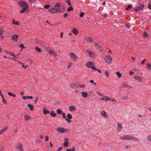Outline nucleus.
Segmentation results:
<instances>
[{
  "label": "nucleus",
  "mask_w": 151,
  "mask_h": 151,
  "mask_svg": "<svg viewBox=\"0 0 151 151\" xmlns=\"http://www.w3.org/2000/svg\"><path fill=\"white\" fill-rule=\"evenodd\" d=\"M18 4L21 7H23L22 9L20 11L21 13H23L29 9L28 4L24 1H19Z\"/></svg>",
  "instance_id": "nucleus-1"
},
{
  "label": "nucleus",
  "mask_w": 151,
  "mask_h": 151,
  "mask_svg": "<svg viewBox=\"0 0 151 151\" xmlns=\"http://www.w3.org/2000/svg\"><path fill=\"white\" fill-rule=\"evenodd\" d=\"M45 48L48 53L51 55H52L55 57L57 56V55L56 54L55 52L52 50L49 47L46 46H44Z\"/></svg>",
  "instance_id": "nucleus-2"
},
{
  "label": "nucleus",
  "mask_w": 151,
  "mask_h": 151,
  "mask_svg": "<svg viewBox=\"0 0 151 151\" xmlns=\"http://www.w3.org/2000/svg\"><path fill=\"white\" fill-rule=\"evenodd\" d=\"M120 138L123 140H135L136 139V138L132 135H127L125 136H124L123 137H120Z\"/></svg>",
  "instance_id": "nucleus-3"
},
{
  "label": "nucleus",
  "mask_w": 151,
  "mask_h": 151,
  "mask_svg": "<svg viewBox=\"0 0 151 151\" xmlns=\"http://www.w3.org/2000/svg\"><path fill=\"white\" fill-rule=\"evenodd\" d=\"M94 63L91 61H89L86 64L87 68H91L93 70H96V68L94 66Z\"/></svg>",
  "instance_id": "nucleus-4"
},
{
  "label": "nucleus",
  "mask_w": 151,
  "mask_h": 151,
  "mask_svg": "<svg viewBox=\"0 0 151 151\" xmlns=\"http://www.w3.org/2000/svg\"><path fill=\"white\" fill-rule=\"evenodd\" d=\"M103 58L105 60L107 63H111L112 60V58L111 56H103Z\"/></svg>",
  "instance_id": "nucleus-5"
},
{
  "label": "nucleus",
  "mask_w": 151,
  "mask_h": 151,
  "mask_svg": "<svg viewBox=\"0 0 151 151\" xmlns=\"http://www.w3.org/2000/svg\"><path fill=\"white\" fill-rule=\"evenodd\" d=\"M144 6L143 4H139L136 7L134 8V9L137 12H138L142 9Z\"/></svg>",
  "instance_id": "nucleus-6"
},
{
  "label": "nucleus",
  "mask_w": 151,
  "mask_h": 151,
  "mask_svg": "<svg viewBox=\"0 0 151 151\" xmlns=\"http://www.w3.org/2000/svg\"><path fill=\"white\" fill-rule=\"evenodd\" d=\"M70 58L72 59L73 61L75 62L76 61L77 57L74 53H70Z\"/></svg>",
  "instance_id": "nucleus-7"
},
{
  "label": "nucleus",
  "mask_w": 151,
  "mask_h": 151,
  "mask_svg": "<svg viewBox=\"0 0 151 151\" xmlns=\"http://www.w3.org/2000/svg\"><path fill=\"white\" fill-rule=\"evenodd\" d=\"M86 53L89 55V56L91 58H93L94 56V54L92 51H89V50H86Z\"/></svg>",
  "instance_id": "nucleus-8"
},
{
  "label": "nucleus",
  "mask_w": 151,
  "mask_h": 151,
  "mask_svg": "<svg viewBox=\"0 0 151 151\" xmlns=\"http://www.w3.org/2000/svg\"><path fill=\"white\" fill-rule=\"evenodd\" d=\"M57 131L59 132H64L66 131V130L64 128H58L57 129Z\"/></svg>",
  "instance_id": "nucleus-9"
},
{
  "label": "nucleus",
  "mask_w": 151,
  "mask_h": 151,
  "mask_svg": "<svg viewBox=\"0 0 151 151\" xmlns=\"http://www.w3.org/2000/svg\"><path fill=\"white\" fill-rule=\"evenodd\" d=\"M18 38V35H13L12 37V40H14L15 41H17V39Z\"/></svg>",
  "instance_id": "nucleus-10"
},
{
  "label": "nucleus",
  "mask_w": 151,
  "mask_h": 151,
  "mask_svg": "<svg viewBox=\"0 0 151 151\" xmlns=\"http://www.w3.org/2000/svg\"><path fill=\"white\" fill-rule=\"evenodd\" d=\"M85 39L87 41L89 42H91L93 41V39L90 37H87L85 38Z\"/></svg>",
  "instance_id": "nucleus-11"
},
{
  "label": "nucleus",
  "mask_w": 151,
  "mask_h": 151,
  "mask_svg": "<svg viewBox=\"0 0 151 151\" xmlns=\"http://www.w3.org/2000/svg\"><path fill=\"white\" fill-rule=\"evenodd\" d=\"M61 7V5L59 2H58L56 3L55 6V7L58 9H60Z\"/></svg>",
  "instance_id": "nucleus-12"
},
{
  "label": "nucleus",
  "mask_w": 151,
  "mask_h": 151,
  "mask_svg": "<svg viewBox=\"0 0 151 151\" xmlns=\"http://www.w3.org/2000/svg\"><path fill=\"white\" fill-rule=\"evenodd\" d=\"M117 126L118 127L117 129L119 131H120L123 128L122 125L120 123H119L117 124Z\"/></svg>",
  "instance_id": "nucleus-13"
},
{
  "label": "nucleus",
  "mask_w": 151,
  "mask_h": 151,
  "mask_svg": "<svg viewBox=\"0 0 151 151\" xmlns=\"http://www.w3.org/2000/svg\"><path fill=\"white\" fill-rule=\"evenodd\" d=\"M4 33V30L0 29V39H2L4 37L3 34Z\"/></svg>",
  "instance_id": "nucleus-14"
},
{
  "label": "nucleus",
  "mask_w": 151,
  "mask_h": 151,
  "mask_svg": "<svg viewBox=\"0 0 151 151\" xmlns=\"http://www.w3.org/2000/svg\"><path fill=\"white\" fill-rule=\"evenodd\" d=\"M17 147L18 150L19 151H23L22 146L21 145H19Z\"/></svg>",
  "instance_id": "nucleus-15"
},
{
  "label": "nucleus",
  "mask_w": 151,
  "mask_h": 151,
  "mask_svg": "<svg viewBox=\"0 0 151 151\" xmlns=\"http://www.w3.org/2000/svg\"><path fill=\"white\" fill-rule=\"evenodd\" d=\"M50 114L51 116L53 117H55L57 115L56 114L54 113V111H51L50 112Z\"/></svg>",
  "instance_id": "nucleus-16"
},
{
  "label": "nucleus",
  "mask_w": 151,
  "mask_h": 151,
  "mask_svg": "<svg viewBox=\"0 0 151 151\" xmlns=\"http://www.w3.org/2000/svg\"><path fill=\"white\" fill-rule=\"evenodd\" d=\"M72 32L75 35H77L78 33V31L77 29L75 28H74L73 31H72Z\"/></svg>",
  "instance_id": "nucleus-17"
},
{
  "label": "nucleus",
  "mask_w": 151,
  "mask_h": 151,
  "mask_svg": "<svg viewBox=\"0 0 151 151\" xmlns=\"http://www.w3.org/2000/svg\"><path fill=\"white\" fill-rule=\"evenodd\" d=\"M81 94L82 96L84 98H86L87 96L88 93L86 92H81Z\"/></svg>",
  "instance_id": "nucleus-18"
},
{
  "label": "nucleus",
  "mask_w": 151,
  "mask_h": 151,
  "mask_svg": "<svg viewBox=\"0 0 151 151\" xmlns=\"http://www.w3.org/2000/svg\"><path fill=\"white\" fill-rule=\"evenodd\" d=\"M27 106L31 110H33L34 106L30 104H29L27 105Z\"/></svg>",
  "instance_id": "nucleus-19"
},
{
  "label": "nucleus",
  "mask_w": 151,
  "mask_h": 151,
  "mask_svg": "<svg viewBox=\"0 0 151 151\" xmlns=\"http://www.w3.org/2000/svg\"><path fill=\"white\" fill-rule=\"evenodd\" d=\"M56 9L54 8H50L49 9V11L53 13H55V11H56Z\"/></svg>",
  "instance_id": "nucleus-20"
},
{
  "label": "nucleus",
  "mask_w": 151,
  "mask_h": 151,
  "mask_svg": "<svg viewBox=\"0 0 151 151\" xmlns=\"http://www.w3.org/2000/svg\"><path fill=\"white\" fill-rule=\"evenodd\" d=\"M76 107L74 106H70L69 107V109L70 111H72L75 110L76 109Z\"/></svg>",
  "instance_id": "nucleus-21"
},
{
  "label": "nucleus",
  "mask_w": 151,
  "mask_h": 151,
  "mask_svg": "<svg viewBox=\"0 0 151 151\" xmlns=\"http://www.w3.org/2000/svg\"><path fill=\"white\" fill-rule=\"evenodd\" d=\"M95 47L97 49H100L101 47L100 45L97 43H95Z\"/></svg>",
  "instance_id": "nucleus-22"
},
{
  "label": "nucleus",
  "mask_w": 151,
  "mask_h": 151,
  "mask_svg": "<svg viewBox=\"0 0 151 151\" xmlns=\"http://www.w3.org/2000/svg\"><path fill=\"white\" fill-rule=\"evenodd\" d=\"M24 117L26 120H28L31 118L30 116L27 114L25 115Z\"/></svg>",
  "instance_id": "nucleus-23"
},
{
  "label": "nucleus",
  "mask_w": 151,
  "mask_h": 151,
  "mask_svg": "<svg viewBox=\"0 0 151 151\" xmlns=\"http://www.w3.org/2000/svg\"><path fill=\"white\" fill-rule=\"evenodd\" d=\"M132 4L128 5L127 7L126 8V9L127 10H129L132 9Z\"/></svg>",
  "instance_id": "nucleus-24"
},
{
  "label": "nucleus",
  "mask_w": 151,
  "mask_h": 151,
  "mask_svg": "<svg viewBox=\"0 0 151 151\" xmlns=\"http://www.w3.org/2000/svg\"><path fill=\"white\" fill-rule=\"evenodd\" d=\"M8 129V127H6L3 130H0V135L2 134L3 133Z\"/></svg>",
  "instance_id": "nucleus-25"
},
{
  "label": "nucleus",
  "mask_w": 151,
  "mask_h": 151,
  "mask_svg": "<svg viewBox=\"0 0 151 151\" xmlns=\"http://www.w3.org/2000/svg\"><path fill=\"white\" fill-rule=\"evenodd\" d=\"M12 23L16 25H19V22L18 21H15L14 20H12Z\"/></svg>",
  "instance_id": "nucleus-26"
},
{
  "label": "nucleus",
  "mask_w": 151,
  "mask_h": 151,
  "mask_svg": "<svg viewBox=\"0 0 151 151\" xmlns=\"http://www.w3.org/2000/svg\"><path fill=\"white\" fill-rule=\"evenodd\" d=\"M8 94L9 95L12 96L13 97H15L16 96V95L15 94L12 93L10 92H8Z\"/></svg>",
  "instance_id": "nucleus-27"
},
{
  "label": "nucleus",
  "mask_w": 151,
  "mask_h": 151,
  "mask_svg": "<svg viewBox=\"0 0 151 151\" xmlns=\"http://www.w3.org/2000/svg\"><path fill=\"white\" fill-rule=\"evenodd\" d=\"M49 111L48 110H47L45 109H43V114L45 115L47 114H49Z\"/></svg>",
  "instance_id": "nucleus-28"
},
{
  "label": "nucleus",
  "mask_w": 151,
  "mask_h": 151,
  "mask_svg": "<svg viewBox=\"0 0 151 151\" xmlns=\"http://www.w3.org/2000/svg\"><path fill=\"white\" fill-rule=\"evenodd\" d=\"M101 114L104 117L106 116V112L104 111H101Z\"/></svg>",
  "instance_id": "nucleus-29"
},
{
  "label": "nucleus",
  "mask_w": 151,
  "mask_h": 151,
  "mask_svg": "<svg viewBox=\"0 0 151 151\" xmlns=\"http://www.w3.org/2000/svg\"><path fill=\"white\" fill-rule=\"evenodd\" d=\"M134 78L135 79L139 81H140L141 80L140 78L138 76H135L134 77Z\"/></svg>",
  "instance_id": "nucleus-30"
},
{
  "label": "nucleus",
  "mask_w": 151,
  "mask_h": 151,
  "mask_svg": "<svg viewBox=\"0 0 151 151\" xmlns=\"http://www.w3.org/2000/svg\"><path fill=\"white\" fill-rule=\"evenodd\" d=\"M67 117L70 119H72V116L71 114L69 113H68L67 115Z\"/></svg>",
  "instance_id": "nucleus-31"
},
{
  "label": "nucleus",
  "mask_w": 151,
  "mask_h": 151,
  "mask_svg": "<svg viewBox=\"0 0 151 151\" xmlns=\"http://www.w3.org/2000/svg\"><path fill=\"white\" fill-rule=\"evenodd\" d=\"M2 102L4 104H6L7 102L6 101L4 98V96H2Z\"/></svg>",
  "instance_id": "nucleus-32"
},
{
  "label": "nucleus",
  "mask_w": 151,
  "mask_h": 151,
  "mask_svg": "<svg viewBox=\"0 0 151 151\" xmlns=\"http://www.w3.org/2000/svg\"><path fill=\"white\" fill-rule=\"evenodd\" d=\"M116 75L119 78H120L122 77V75L120 73L118 72H116Z\"/></svg>",
  "instance_id": "nucleus-33"
},
{
  "label": "nucleus",
  "mask_w": 151,
  "mask_h": 151,
  "mask_svg": "<svg viewBox=\"0 0 151 151\" xmlns=\"http://www.w3.org/2000/svg\"><path fill=\"white\" fill-rule=\"evenodd\" d=\"M149 34L146 32H145L143 33V36L145 37H147L149 36Z\"/></svg>",
  "instance_id": "nucleus-34"
},
{
  "label": "nucleus",
  "mask_w": 151,
  "mask_h": 151,
  "mask_svg": "<svg viewBox=\"0 0 151 151\" xmlns=\"http://www.w3.org/2000/svg\"><path fill=\"white\" fill-rule=\"evenodd\" d=\"M68 142H64L63 145L65 147H67L68 146Z\"/></svg>",
  "instance_id": "nucleus-35"
},
{
  "label": "nucleus",
  "mask_w": 151,
  "mask_h": 151,
  "mask_svg": "<svg viewBox=\"0 0 151 151\" xmlns=\"http://www.w3.org/2000/svg\"><path fill=\"white\" fill-rule=\"evenodd\" d=\"M35 49L36 50L38 51V52H42L41 49L40 48L38 47L37 46L35 47Z\"/></svg>",
  "instance_id": "nucleus-36"
},
{
  "label": "nucleus",
  "mask_w": 151,
  "mask_h": 151,
  "mask_svg": "<svg viewBox=\"0 0 151 151\" xmlns=\"http://www.w3.org/2000/svg\"><path fill=\"white\" fill-rule=\"evenodd\" d=\"M123 87L124 88H131V86L130 85H126L123 86Z\"/></svg>",
  "instance_id": "nucleus-37"
},
{
  "label": "nucleus",
  "mask_w": 151,
  "mask_h": 151,
  "mask_svg": "<svg viewBox=\"0 0 151 151\" xmlns=\"http://www.w3.org/2000/svg\"><path fill=\"white\" fill-rule=\"evenodd\" d=\"M110 100V99L107 96H106L104 97V101H107L108 100Z\"/></svg>",
  "instance_id": "nucleus-38"
},
{
  "label": "nucleus",
  "mask_w": 151,
  "mask_h": 151,
  "mask_svg": "<svg viewBox=\"0 0 151 151\" xmlns=\"http://www.w3.org/2000/svg\"><path fill=\"white\" fill-rule=\"evenodd\" d=\"M57 113L58 114H60L62 113V110L60 109H58L57 110Z\"/></svg>",
  "instance_id": "nucleus-39"
},
{
  "label": "nucleus",
  "mask_w": 151,
  "mask_h": 151,
  "mask_svg": "<svg viewBox=\"0 0 151 151\" xmlns=\"http://www.w3.org/2000/svg\"><path fill=\"white\" fill-rule=\"evenodd\" d=\"M147 68L151 70V65L149 64H147L146 65Z\"/></svg>",
  "instance_id": "nucleus-40"
},
{
  "label": "nucleus",
  "mask_w": 151,
  "mask_h": 151,
  "mask_svg": "<svg viewBox=\"0 0 151 151\" xmlns=\"http://www.w3.org/2000/svg\"><path fill=\"white\" fill-rule=\"evenodd\" d=\"M66 2L68 4V6H71L70 1V0H66Z\"/></svg>",
  "instance_id": "nucleus-41"
},
{
  "label": "nucleus",
  "mask_w": 151,
  "mask_h": 151,
  "mask_svg": "<svg viewBox=\"0 0 151 151\" xmlns=\"http://www.w3.org/2000/svg\"><path fill=\"white\" fill-rule=\"evenodd\" d=\"M73 10V8L72 7H68L67 10L68 12H70Z\"/></svg>",
  "instance_id": "nucleus-42"
},
{
  "label": "nucleus",
  "mask_w": 151,
  "mask_h": 151,
  "mask_svg": "<svg viewBox=\"0 0 151 151\" xmlns=\"http://www.w3.org/2000/svg\"><path fill=\"white\" fill-rule=\"evenodd\" d=\"M44 7L46 9H48L50 7V6L48 5H45L44 6Z\"/></svg>",
  "instance_id": "nucleus-43"
},
{
  "label": "nucleus",
  "mask_w": 151,
  "mask_h": 151,
  "mask_svg": "<svg viewBox=\"0 0 151 151\" xmlns=\"http://www.w3.org/2000/svg\"><path fill=\"white\" fill-rule=\"evenodd\" d=\"M21 64L22 65V68H26L27 67V65H25L24 63H21Z\"/></svg>",
  "instance_id": "nucleus-44"
},
{
  "label": "nucleus",
  "mask_w": 151,
  "mask_h": 151,
  "mask_svg": "<svg viewBox=\"0 0 151 151\" xmlns=\"http://www.w3.org/2000/svg\"><path fill=\"white\" fill-rule=\"evenodd\" d=\"M75 149L74 148H73L72 149H66V150L67 151H75Z\"/></svg>",
  "instance_id": "nucleus-45"
},
{
  "label": "nucleus",
  "mask_w": 151,
  "mask_h": 151,
  "mask_svg": "<svg viewBox=\"0 0 151 151\" xmlns=\"http://www.w3.org/2000/svg\"><path fill=\"white\" fill-rule=\"evenodd\" d=\"M147 61L146 60V59H144L143 60H142V61L141 62V64L143 65L145 63V62Z\"/></svg>",
  "instance_id": "nucleus-46"
},
{
  "label": "nucleus",
  "mask_w": 151,
  "mask_h": 151,
  "mask_svg": "<svg viewBox=\"0 0 151 151\" xmlns=\"http://www.w3.org/2000/svg\"><path fill=\"white\" fill-rule=\"evenodd\" d=\"M65 119L66 121L68 123H70L71 122V121L70 119H68L66 117Z\"/></svg>",
  "instance_id": "nucleus-47"
},
{
  "label": "nucleus",
  "mask_w": 151,
  "mask_h": 151,
  "mask_svg": "<svg viewBox=\"0 0 151 151\" xmlns=\"http://www.w3.org/2000/svg\"><path fill=\"white\" fill-rule=\"evenodd\" d=\"M85 84H83L79 85V87L80 88H83L85 87Z\"/></svg>",
  "instance_id": "nucleus-48"
},
{
  "label": "nucleus",
  "mask_w": 151,
  "mask_h": 151,
  "mask_svg": "<svg viewBox=\"0 0 151 151\" xmlns=\"http://www.w3.org/2000/svg\"><path fill=\"white\" fill-rule=\"evenodd\" d=\"M73 65V63H70L68 65V68H69L70 66H72Z\"/></svg>",
  "instance_id": "nucleus-49"
},
{
  "label": "nucleus",
  "mask_w": 151,
  "mask_h": 151,
  "mask_svg": "<svg viewBox=\"0 0 151 151\" xmlns=\"http://www.w3.org/2000/svg\"><path fill=\"white\" fill-rule=\"evenodd\" d=\"M36 99H35L34 100V104H36L37 101L38 99V97L37 96L36 97Z\"/></svg>",
  "instance_id": "nucleus-50"
},
{
  "label": "nucleus",
  "mask_w": 151,
  "mask_h": 151,
  "mask_svg": "<svg viewBox=\"0 0 151 151\" xmlns=\"http://www.w3.org/2000/svg\"><path fill=\"white\" fill-rule=\"evenodd\" d=\"M148 7L150 9H151V1L149 3Z\"/></svg>",
  "instance_id": "nucleus-51"
},
{
  "label": "nucleus",
  "mask_w": 151,
  "mask_h": 151,
  "mask_svg": "<svg viewBox=\"0 0 151 151\" xmlns=\"http://www.w3.org/2000/svg\"><path fill=\"white\" fill-rule=\"evenodd\" d=\"M84 15V13L83 12H81V13H80V16L81 17H83V16Z\"/></svg>",
  "instance_id": "nucleus-52"
},
{
  "label": "nucleus",
  "mask_w": 151,
  "mask_h": 151,
  "mask_svg": "<svg viewBox=\"0 0 151 151\" xmlns=\"http://www.w3.org/2000/svg\"><path fill=\"white\" fill-rule=\"evenodd\" d=\"M105 75H106V76L107 77H108L109 76V73L107 71H105Z\"/></svg>",
  "instance_id": "nucleus-53"
},
{
  "label": "nucleus",
  "mask_w": 151,
  "mask_h": 151,
  "mask_svg": "<svg viewBox=\"0 0 151 151\" xmlns=\"http://www.w3.org/2000/svg\"><path fill=\"white\" fill-rule=\"evenodd\" d=\"M32 98H33V97L32 96H27V99H32Z\"/></svg>",
  "instance_id": "nucleus-54"
},
{
  "label": "nucleus",
  "mask_w": 151,
  "mask_h": 151,
  "mask_svg": "<svg viewBox=\"0 0 151 151\" xmlns=\"http://www.w3.org/2000/svg\"><path fill=\"white\" fill-rule=\"evenodd\" d=\"M19 47L22 48H25L24 46V45L23 44H21L20 45H19Z\"/></svg>",
  "instance_id": "nucleus-55"
},
{
  "label": "nucleus",
  "mask_w": 151,
  "mask_h": 151,
  "mask_svg": "<svg viewBox=\"0 0 151 151\" xmlns=\"http://www.w3.org/2000/svg\"><path fill=\"white\" fill-rule=\"evenodd\" d=\"M62 114L64 118L65 119L66 117L65 116V113H63Z\"/></svg>",
  "instance_id": "nucleus-56"
},
{
  "label": "nucleus",
  "mask_w": 151,
  "mask_h": 151,
  "mask_svg": "<svg viewBox=\"0 0 151 151\" xmlns=\"http://www.w3.org/2000/svg\"><path fill=\"white\" fill-rule=\"evenodd\" d=\"M60 10H58L56 9V11H55V13H60Z\"/></svg>",
  "instance_id": "nucleus-57"
},
{
  "label": "nucleus",
  "mask_w": 151,
  "mask_h": 151,
  "mask_svg": "<svg viewBox=\"0 0 151 151\" xmlns=\"http://www.w3.org/2000/svg\"><path fill=\"white\" fill-rule=\"evenodd\" d=\"M96 93H97V94L99 96H103V94H101V93H100L99 92H97Z\"/></svg>",
  "instance_id": "nucleus-58"
},
{
  "label": "nucleus",
  "mask_w": 151,
  "mask_h": 151,
  "mask_svg": "<svg viewBox=\"0 0 151 151\" xmlns=\"http://www.w3.org/2000/svg\"><path fill=\"white\" fill-rule=\"evenodd\" d=\"M45 140L46 141H48L49 139L48 137L47 136H45Z\"/></svg>",
  "instance_id": "nucleus-59"
},
{
  "label": "nucleus",
  "mask_w": 151,
  "mask_h": 151,
  "mask_svg": "<svg viewBox=\"0 0 151 151\" xmlns=\"http://www.w3.org/2000/svg\"><path fill=\"white\" fill-rule=\"evenodd\" d=\"M10 55H12V56H13V58H15V55H14V54H13L12 53H10Z\"/></svg>",
  "instance_id": "nucleus-60"
},
{
  "label": "nucleus",
  "mask_w": 151,
  "mask_h": 151,
  "mask_svg": "<svg viewBox=\"0 0 151 151\" xmlns=\"http://www.w3.org/2000/svg\"><path fill=\"white\" fill-rule=\"evenodd\" d=\"M134 74V73L132 71H130L129 72V74L130 75H132Z\"/></svg>",
  "instance_id": "nucleus-61"
},
{
  "label": "nucleus",
  "mask_w": 151,
  "mask_h": 151,
  "mask_svg": "<svg viewBox=\"0 0 151 151\" xmlns=\"http://www.w3.org/2000/svg\"><path fill=\"white\" fill-rule=\"evenodd\" d=\"M28 61L29 63H30V64L32 63V60H30V59H28Z\"/></svg>",
  "instance_id": "nucleus-62"
},
{
  "label": "nucleus",
  "mask_w": 151,
  "mask_h": 151,
  "mask_svg": "<svg viewBox=\"0 0 151 151\" xmlns=\"http://www.w3.org/2000/svg\"><path fill=\"white\" fill-rule=\"evenodd\" d=\"M148 139L151 141V136H149L148 137Z\"/></svg>",
  "instance_id": "nucleus-63"
},
{
  "label": "nucleus",
  "mask_w": 151,
  "mask_h": 151,
  "mask_svg": "<svg viewBox=\"0 0 151 151\" xmlns=\"http://www.w3.org/2000/svg\"><path fill=\"white\" fill-rule=\"evenodd\" d=\"M68 16V14L67 13H65L63 15L64 17H66Z\"/></svg>",
  "instance_id": "nucleus-64"
}]
</instances>
